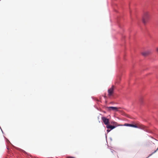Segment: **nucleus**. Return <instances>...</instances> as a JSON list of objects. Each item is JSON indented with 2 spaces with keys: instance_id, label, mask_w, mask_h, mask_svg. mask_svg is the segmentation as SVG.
Segmentation results:
<instances>
[{
  "instance_id": "1",
  "label": "nucleus",
  "mask_w": 158,
  "mask_h": 158,
  "mask_svg": "<svg viewBox=\"0 0 158 158\" xmlns=\"http://www.w3.org/2000/svg\"><path fill=\"white\" fill-rule=\"evenodd\" d=\"M150 15L148 12H145L143 17L142 21L144 24H146L148 21L149 19Z\"/></svg>"
},
{
  "instance_id": "2",
  "label": "nucleus",
  "mask_w": 158,
  "mask_h": 158,
  "mask_svg": "<svg viewBox=\"0 0 158 158\" xmlns=\"http://www.w3.org/2000/svg\"><path fill=\"white\" fill-rule=\"evenodd\" d=\"M114 86L112 85V87L108 90V95L109 96H111L113 95V94L114 93Z\"/></svg>"
},
{
  "instance_id": "3",
  "label": "nucleus",
  "mask_w": 158,
  "mask_h": 158,
  "mask_svg": "<svg viewBox=\"0 0 158 158\" xmlns=\"http://www.w3.org/2000/svg\"><path fill=\"white\" fill-rule=\"evenodd\" d=\"M137 128L142 129L145 131H147L146 127L144 126L140 123L137 124Z\"/></svg>"
},
{
  "instance_id": "4",
  "label": "nucleus",
  "mask_w": 158,
  "mask_h": 158,
  "mask_svg": "<svg viewBox=\"0 0 158 158\" xmlns=\"http://www.w3.org/2000/svg\"><path fill=\"white\" fill-rule=\"evenodd\" d=\"M101 118L105 125H107L109 123V120L108 119L104 117H102Z\"/></svg>"
},
{
  "instance_id": "5",
  "label": "nucleus",
  "mask_w": 158,
  "mask_h": 158,
  "mask_svg": "<svg viewBox=\"0 0 158 158\" xmlns=\"http://www.w3.org/2000/svg\"><path fill=\"white\" fill-rule=\"evenodd\" d=\"M151 53V51L150 50H147L144 51L142 53V55L144 56H147Z\"/></svg>"
},
{
  "instance_id": "6",
  "label": "nucleus",
  "mask_w": 158,
  "mask_h": 158,
  "mask_svg": "<svg viewBox=\"0 0 158 158\" xmlns=\"http://www.w3.org/2000/svg\"><path fill=\"white\" fill-rule=\"evenodd\" d=\"M108 108L109 110H112L115 111H118V109L120 108L119 107L113 106L109 107H108Z\"/></svg>"
},
{
  "instance_id": "7",
  "label": "nucleus",
  "mask_w": 158,
  "mask_h": 158,
  "mask_svg": "<svg viewBox=\"0 0 158 158\" xmlns=\"http://www.w3.org/2000/svg\"><path fill=\"white\" fill-rule=\"evenodd\" d=\"M106 127L108 129H110L111 130L113 129L115 127L114 126H112L108 124L106 126Z\"/></svg>"
},
{
  "instance_id": "8",
  "label": "nucleus",
  "mask_w": 158,
  "mask_h": 158,
  "mask_svg": "<svg viewBox=\"0 0 158 158\" xmlns=\"http://www.w3.org/2000/svg\"><path fill=\"white\" fill-rule=\"evenodd\" d=\"M152 144H154V143L152 141H149L146 142V146H149Z\"/></svg>"
},
{
  "instance_id": "9",
  "label": "nucleus",
  "mask_w": 158,
  "mask_h": 158,
  "mask_svg": "<svg viewBox=\"0 0 158 158\" xmlns=\"http://www.w3.org/2000/svg\"><path fill=\"white\" fill-rule=\"evenodd\" d=\"M120 77H118V79H117L116 81L115 82V83L116 84H118L119 82H120Z\"/></svg>"
},
{
  "instance_id": "10",
  "label": "nucleus",
  "mask_w": 158,
  "mask_h": 158,
  "mask_svg": "<svg viewBox=\"0 0 158 158\" xmlns=\"http://www.w3.org/2000/svg\"><path fill=\"white\" fill-rule=\"evenodd\" d=\"M131 127L137 128V124L136 125L131 124Z\"/></svg>"
},
{
  "instance_id": "11",
  "label": "nucleus",
  "mask_w": 158,
  "mask_h": 158,
  "mask_svg": "<svg viewBox=\"0 0 158 158\" xmlns=\"http://www.w3.org/2000/svg\"><path fill=\"white\" fill-rule=\"evenodd\" d=\"M131 124H128V123H125L124 124L123 126H128V127H131Z\"/></svg>"
},
{
  "instance_id": "12",
  "label": "nucleus",
  "mask_w": 158,
  "mask_h": 158,
  "mask_svg": "<svg viewBox=\"0 0 158 158\" xmlns=\"http://www.w3.org/2000/svg\"><path fill=\"white\" fill-rule=\"evenodd\" d=\"M156 51L157 53H158V48H156Z\"/></svg>"
},
{
  "instance_id": "13",
  "label": "nucleus",
  "mask_w": 158,
  "mask_h": 158,
  "mask_svg": "<svg viewBox=\"0 0 158 158\" xmlns=\"http://www.w3.org/2000/svg\"><path fill=\"white\" fill-rule=\"evenodd\" d=\"M110 130H109V129H107V131L108 132H110Z\"/></svg>"
}]
</instances>
